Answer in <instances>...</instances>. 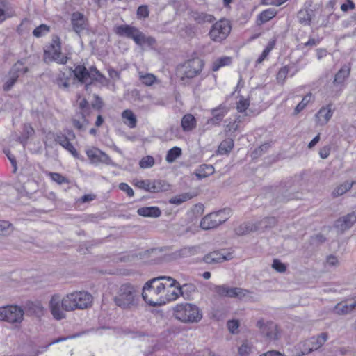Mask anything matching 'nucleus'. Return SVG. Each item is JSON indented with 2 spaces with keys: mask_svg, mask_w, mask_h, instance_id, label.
I'll list each match as a JSON object with an SVG mask.
<instances>
[{
  "mask_svg": "<svg viewBox=\"0 0 356 356\" xmlns=\"http://www.w3.org/2000/svg\"><path fill=\"white\" fill-rule=\"evenodd\" d=\"M113 301L116 306L122 309H134L138 307L140 301L139 291L130 283L123 284L113 297Z\"/></svg>",
  "mask_w": 356,
  "mask_h": 356,
  "instance_id": "f257e3e1",
  "label": "nucleus"
},
{
  "mask_svg": "<svg viewBox=\"0 0 356 356\" xmlns=\"http://www.w3.org/2000/svg\"><path fill=\"white\" fill-rule=\"evenodd\" d=\"M173 315L185 323H198L202 318L200 309L197 305L188 302L177 305L173 309Z\"/></svg>",
  "mask_w": 356,
  "mask_h": 356,
  "instance_id": "f03ea898",
  "label": "nucleus"
},
{
  "mask_svg": "<svg viewBox=\"0 0 356 356\" xmlns=\"http://www.w3.org/2000/svg\"><path fill=\"white\" fill-rule=\"evenodd\" d=\"M74 298L72 293L67 294L63 298L60 296L54 294L49 301V309L53 317L58 321L65 318V314L61 309L65 311H73L76 309Z\"/></svg>",
  "mask_w": 356,
  "mask_h": 356,
  "instance_id": "7ed1b4c3",
  "label": "nucleus"
},
{
  "mask_svg": "<svg viewBox=\"0 0 356 356\" xmlns=\"http://www.w3.org/2000/svg\"><path fill=\"white\" fill-rule=\"evenodd\" d=\"M161 280H166L170 282L169 287L172 288L175 286L177 281L170 276H159L148 280L143 286V291L141 293L143 300L149 305L150 302H155L156 298L159 297V293L156 292L154 284Z\"/></svg>",
  "mask_w": 356,
  "mask_h": 356,
  "instance_id": "20e7f679",
  "label": "nucleus"
},
{
  "mask_svg": "<svg viewBox=\"0 0 356 356\" xmlns=\"http://www.w3.org/2000/svg\"><path fill=\"white\" fill-rule=\"evenodd\" d=\"M67 60V56L61 52L60 38L57 35L54 36L51 43L44 51V62L49 63L54 61L58 64L65 65Z\"/></svg>",
  "mask_w": 356,
  "mask_h": 356,
  "instance_id": "39448f33",
  "label": "nucleus"
},
{
  "mask_svg": "<svg viewBox=\"0 0 356 356\" xmlns=\"http://www.w3.org/2000/svg\"><path fill=\"white\" fill-rule=\"evenodd\" d=\"M204 62L199 58H194L185 61L177 67V73L181 80L191 79L202 72Z\"/></svg>",
  "mask_w": 356,
  "mask_h": 356,
  "instance_id": "423d86ee",
  "label": "nucleus"
},
{
  "mask_svg": "<svg viewBox=\"0 0 356 356\" xmlns=\"http://www.w3.org/2000/svg\"><path fill=\"white\" fill-rule=\"evenodd\" d=\"M301 193H299L297 188L294 186L293 181H288L281 184L275 191V198L273 201L276 203H284L292 200L300 199Z\"/></svg>",
  "mask_w": 356,
  "mask_h": 356,
  "instance_id": "0eeeda50",
  "label": "nucleus"
},
{
  "mask_svg": "<svg viewBox=\"0 0 356 356\" xmlns=\"http://www.w3.org/2000/svg\"><path fill=\"white\" fill-rule=\"evenodd\" d=\"M230 213L229 208L210 213L202 218L200 226L204 230L215 229L228 220Z\"/></svg>",
  "mask_w": 356,
  "mask_h": 356,
  "instance_id": "6e6552de",
  "label": "nucleus"
},
{
  "mask_svg": "<svg viewBox=\"0 0 356 356\" xmlns=\"http://www.w3.org/2000/svg\"><path fill=\"white\" fill-rule=\"evenodd\" d=\"M231 29L230 22L226 19H221L212 25L209 35L213 42H221L227 38Z\"/></svg>",
  "mask_w": 356,
  "mask_h": 356,
  "instance_id": "1a4fd4ad",
  "label": "nucleus"
},
{
  "mask_svg": "<svg viewBox=\"0 0 356 356\" xmlns=\"http://www.w3.org/2000/svg\"><path fill=\"white\" fill-rule=\"evenodd\" d=\"M24 310L17 305L0 307V321L10 323H20L24 319Z\"/></svg>",
  "mask_w": 356,
  "mask_h": 356,
  "instance_id": "9d476101",
  "label": "nucleus"
},
{
  "mask_svg": "<svg viewBox=\"0 0 356 356\" xmlns=\"http://www.w3.org/2000/svg\"><path fill=\"white\" fill-rule=\"evenodd\" d=\"M257 327L260 330L261 334L269 341H276L280 337L277 325L273 321L265 322L264 319H259L257 322Z\"/></svg>",
  "mask_w": 356,
  "mask_h": 356,
  "instance_id": "9b49d317",
  "label": "nucleus"
},
{
  "mask_svg": "<svg viewBox=\"0 0 356 356\" xmlns=\"http://www.w3.org/2000/svg\"><path fill=\"white\" fill-rule=\"evenodd\" d=\"M248 115V113H244L243 115H232L230 118L224 120L225 133L227 136L236 137L235 132L241 129V124L244 121L245 117Z\"/></svg>",
  "mask_w": 356,
  "mask_h": 356,
  "instance_id": "f8f14e48",
  "label": "nucleus"
},
{
  "mask_svg": "<svg viewBox=\"0 0 356 356\" xmlns=\"http://www.w3.org/2000/svg\"><path fill=\"white\" fill-rule=\"evenodd\" d=\"M113 32L119 37L131 39L134 42H139L140 31L136 26L129 24H121L113 28Z\"/></svg>",
  "mask_w": 356,
  "mask_h": 356,
  "instance_id": "ddd939ff",
  "label": "nucleus"
},
{
  "mask_svg": "<svg viewBox=\"0 0 356 356\" xmlns=\"http://www.w3.org/2000/svg\"><path fill=\"white\" fill-rule=\"evenodd\" d=\"M71 26L73 31L79 36L83 31L88 29L89 22L83 13L79 11L73 12L70 17Z\"/></svg>",
  "mask_w": 356,
  "mask_h": 356,
  "instance_id": "4468645a",
  "label": "nucleus"
},
{
  "mask_svg": "<svg viewBox=\"0 0 356 356\" xmlns=\"http://www.w3.org/2000/svg\"><path fill=\"white\" fill-rule=\"evenodd\" d=\"M54 140L65 149L68 151L75 159L80 161L84 160V157L77 152L73 145L70 143V138L67 137L65 134H63L61 132L57 133L55 135Z\"/></svg>",
  "mask_w": 356,
  "mask_h": 356,
  "instance_id": "2eb2a0df",
  "label": "nucleus"
},
{
  "mask_svg": "<svg viewBox=\"0 0 356 356\" xmlns=\"http://www.w3.org/2000/svg\"><path fill=\"white\" fill-rule=\"evenodd\" d=\"M71 71V74H73L74 77L77 79V81L83 84H86V87L88 88V86L90 85L88 83V80L90 81L91 79V74H92V67L88 70L84 65H78L75 67L74 70L72 67L70 68Z\"/></svg>",
  "mask_w": 356,
  "mask_h": 356,
  "instance_id": "dca6fc26",
  "label": "nucleus"
},
{
  "mask_svg": "<svg viewBox=\"0 0 356 356\" xmlns=\"http://www.w3.org/2000/svg\"><path fill=\"white\" fill-rule=\"evenodd\" d=\"M73 296L75 305V308L79 309H86L91 305L92 297L90 293L86 291H76L72 293V297Z\"/></svg>",
  "mask_w": 356,
  "mask_h": 356,
  "instance_id": "f3484780",
  "label": "nucleus"
},
{
  "mask_svg": "<svg viewBox=\"0 0 356 356\" xmlns=\"http://www.w3.org/2000/svg\"><path fill=\"white\" fill-rule=\"evenodd\" d=\"M356 222V211L337 219L334 227L341 232L350 229Z\"/></svg>",
  "mask_w": 356,
  "mask_h": 356,
  "instance_id": "a211bd4d",
  "label": "nucleus"
},
{
  "mask_svg": "<svg viewBox=\"0 0 356 356\" xmlns=\"http://www.w3.org/2000/svg\"><path fill=\"white\" fill-rule=\"evenodd\" d=\"M175 287L179 292V295L188 300H192L193 299V294L197 291V286L193 283H185L181 285L177 282Z\"/></svg>",
  "mask_w": 356,
  "mask_h": 356,
  "instance_id": "6ab92c4d",
  "label": "nucleus"
},
{
  "mask_svg": "<svg viewBox=\"0 0 356 356\" xmlns=\"http://www.w3.org/2000/svg\"><path fill=\"white\" fill-rule=\"evenodd\" d=\"M232 259V255L231 253L225 254L220 251H213L206 254L203 258V261L207 264H217Z\"/></svg>",
  "mask_w": 356,
  "mask_h": 356,
  "instance_id": "aec40b11",
  "label": "nucleus"
},
{
  "mask_svg": "<svg viewBox=\"0 0 356 356\" xmlns=\"http://www.w3.org/2000/svg\"><path fill=\"white\" fill-rule=\"evenodd\" d=\"M179 296V291L168 290L165 296H159V297L156 298L155 302L149 301V306L157 307L164 305L169 302L177 300Z\"/></svg>",
  "mask_w": 356,
  "mask_h": 356,
  "instance_id": "412c9836",
  "label": "nucleus"
},
{
  "mask_svg": "<svg viewBox=\"0 0 356 356\" xmlns=\"http://www.w3.org/2000/svg\"><path fill=\"white\" fill-rule=\"evenodd\" d=\"M188 15L191 19H193L196 23L199 24L212 23L216 20V18L213 15L195 10H190Z\"/></svg>",
  "mask_w": 356,
  "mask_h": 356,
  "instance_id": "4be33fe9",
  "label": "nucleus"
},
{
  "mask_svg": "<svg viewBox=\"0 0 356 356\" xmlns=\"http://www.w3.org/2000/svg\"><path fill=\"white\" fill-rule=\"evenodd\" d=\"M328 334L327 332H321L318 335L316 339L313 338L312 346L308 348L307 351H300L297 353V356H302L304 355L312 353L314 350H317L321 348L325 342L327 340Z\"/></svg>",
  "mask_w": 356,
  "mask_h": 356,
  "instance_id": "5701e85b",
  "label": "nucleus"
},
{
  "mask_svg": "<svg viewBox=\"0 0 356 356\" xmlns=\"http://www.w3.org/2000/svg\"><path fill=\"white\" fill-rule=\"evenodd\" d=\"M234 232L237 236H244L251 232H258V227H257L255 222L248 221L235 228Z\"/></svg>",
  "mask_w": 356,
  "mask_h": 356,
  "instance_id": "b1692460",
  "label": "nucleus"
},
{
  "mask_svg": "<svg viewBox=\"0 0 356 356\" xmlns=\"http://www.w3.org/2000/svg\"><path fill=\"white\" fill-rule=\"evenodd\" d=\"M197 126V120L194 115L190 113L185 114L181 120V127L184 132L193 130Z\"/></svg>",
  "mask_w": 356,
  "mask_h": 356,
  "instance_id": "393cba45",
  "label": "nucleus"
},
{
  "mask_svg": "<svg viewBox=\"0 0 356 356\" xmlns=\"http://www.w3.org/2000/svg\"><path fill=\"white\" fill-rule=\"evenodd\" d=\"M137 213L143 217L158 218L161 215V211L156 206L143 207L138 209Z\"/></svg>",
  "mask_w": 356,
  "mask_h": 356,
  "instance_id": "a878e982",
  "label": "nucleus"
},
{
  "mask_svg": "<svg viewBox=\"0 0 356 356\" xmlns=\"http://www.w3.org/2000/svg\"><path fill=\"white\" fill-rule=\"evenodd\" d=\"M215 169L212 165L202 164L195 170L194 175L198 180H202L213 175Z\"/></svg>",
  "mask_w": 356,
  "mask_h": 356,
  "instance_id": "bb28decb",
  "label": "nucleus"
},
{
  "mask_svg": "<svg viewBox=\"0 0 356 356\" xmlns=\"http://www.w3.org/2000/svg\"><path fill=\"white\" fill-rule=\"evenodd\" d=\"M350 67L344 65L334 76L333 83L334 86H342L346 79L350 76Z\"/></svg>",
  "mask_w": 356,
  "mask_h": 356,
  "instance_id": "cd10ccee",
  "label": "nucleus"
},
{
  "mask_svg": "<svg viewBox=\"0 0 356 356\" xmlns=\"http://www.w3.org/2000/svg\"><path fill=\"white\" fill-rule=\"evenodd\" d=\"M236 287H230L227 284L215 285L213 291L219 296L234 298L236 296Z\"/></svg>",
  "mask_w": 356,
  "mask_h": 356,
  "instance_id": "c85d7f7f",
  "label": "nucleus"
},
{
  "mask_svg": "<svg viewBox=\"0 0 356 356\" xmlns=\"http://www.w3.org/2000/svg\"><path fill=\"white\" fill-rule=\"evenodd\" d=\"M234 145V138L232 136H228L220 143L217 149V153L221 155H227L232 150Z\"/></svg>",
  "mask_w": 356,
  "mask_h": 356,
  "instance_id": "c756f323",
  "label": "nucleus"
},
{
  "mask_svg": "<svg viewBox=\"0 0 356 356\" xmlns=\"http://www.w3.org/2000/svg\"><path fill=\"white\" fill-rule=\"evenodd\" d=\"M258 231H264L266 229H269L275 227L277 222V218L274 216H267L260 220L255 221Z\"/></svg>",
  "mask_w": 356,
  "mask_h": 356,
  "instance_id": "7c9ffc66",
  "label": "nucleus"
},
{
  "mask_svg": "<svg viewBox=\"0 0 356 356\" xmlns=\"http://www.w3.org/2000/svg\"><path fill=\"white\" fill-rule=\"evenodd\" d=\"M170 185L165 180L157 179L150 180V192L149 193H159L167 191L169 190Z\"/></svg>",
  "mask_w": 356,
  "mask_h": 356,
  "instance_id": "2f4dec72",
  "label": "nucleus"
},
{
  "mask_svg": "<svg viewBox=\"0 0 356 356\" xmlns=\"http://www.w3.org/2000/svg\"><path fill=\"white\" fill-rule=\"evenodd\" d=\"M199 249V246H186L175 252L174 254L176 257H188L196 254Z\"/></svg>",
  "mask_w": 356,
  "mask_h": 356,
  "instance_id": "473e14b6",
  "label": "nucleus"
},
{
  "mask_svg": "<svg viewBox=\"0 0 356 356\" xmlns=\"http://www.w3.org/2000/svg\"><path fill=\"white\" fill-rule=\"evenodd\" d=\"M277 14L274 8H268L263 10L257 17V22L259 25L264 24L273 19Z\"/></svg>",
  "mask_w": 356,
  "mask_h": 356,
  "instance_id": "72a5a7b5",
  "label": "nucleus"
},
{
  "mask_svg": "<svg viewBox=\"0 0 356 356\" xmlns=\"http://www.w3.org/2000/svg\"><path fill=\"white\" fill-rule=\"evenodd\" d=\"M91 79L89 84H92V82L96 81L102 85H107L108 83V79L102 74L95 66H92V74Z\"/></svg>",
  "mask_w": 356,
  "mask_h": 356,
  "instance_id": "f704fd0d",
  "label": "nucleus"
},
{
  "mask_svg": "<svg viewBox=\"0 0 356 356\" xmlns=\"http://www.w3.org/2000/svg\"><path fill=\"white\" fill-rule=\"evenodd\" d=\"M354 184H355V181H346L345 182H343V184L338 186L337 188H335L334 189V191H332L333 197H337L343 195L347 191H348L351 189V188L353 187Z\"/></svg>",
  "mask_w": 356,
  "mask_h": 356,
  "instance_id": "c9c22d12",
  "label": "nucleus"
},
{
  "mask_svg": "<svg viewBox=\"0 0 356 356\" xmlns=\"http://www.w3.org/2000/svg\"><path fill=\"white\" fill-rule=\"evenodd\" d=\"M182 154V149L177 146H175L170 149L166 154L165 161L168 163H174Z\"/></svg>",
  "mask_w": 356,
  "mask_h": 356,
  "instance_id": "e433bc0d",
  "label": "nucleus"
},
{
  "mask_svg": "<svg viewBox=\"0 0 356 356\" xmlns=\"http://www.w3.org/2000/svg\"><path fill=\"white\" fill-rule=\"evenodd\" d=\"M79 118H74L72 119V125L75 129L79 131H85L86 126L88 124L89 122L86 118L85 113H79Z\"/></svg>",
  "mask_w": 356,
  "mask_h": 356,
  "instance_id": "4c0bfd02",
  "label": "nucleus"
},
{
  "mask_svg": "<svg viewBox=\"0 0 356 356\" xmlns=\"http://www.w3.org/2000/svg\"><path fill=\"white\" fill-rule=\"evenodd\" d=\"M232 62V58L230 56L218 58L213 63L211 70L213 72H216L222 67L230 65Z\"/></svg>",
  "mask_w": 356,
  "mask_h": 356,
  "instance_id": "58836bf2",
  "label": "nucleus"
},
{
  "mask_svg": "<svg viewBox=\"0 0 356 356\" xmlns=\"http://www.w3.org/2000/svg\"><path fill=\"white\" fill-rule=\"evenodd\" d=\"M310 10L303 9L300 10L297 15L298 22L305 26L310 25L312 21V13Z\"/></svg>",
  "mask_w": 356,
  "mask_h": 356,
  "instance_id": "ea45409f",
  "label": "nucleus"
},
{
  "mask_svg": "<svg viewBox=\"0 0 356 356\" xmlns=\"http://www.w3.org/2000/svg\"><path fill=\"white\" fill-rule=\"evenodd\" d=\"M333 113H316L314 115V121L316 126H323L327 123L332 118Z\"/></svg>",
  "mask_w": 356,
  "mask_h": 356,
  "instance_id": "a19ab883",
  "label": "nucleus"
},
{
  "mask_svg": "<svg viewBox=\"0 0 356 356\" xmlns=\"http://www.w3.org/2000/svg\"><path fill=\"white\" fill-rule=\"evenodd\" d=\"M122 118L124 123L129 128L133 129L136 127L137 118L134 113H122Z\"/></svg>",
  "mask_w": 356,
  "mask_h": 356,
  "instance_id": "79ce46f5",
  "label": "nucleus"
},
{
  "mask_svg": "<svg viewBox=\"0 0 356 356\" xmlns=\"http://www.w3.org/2000/svg\"><path fill=\"white\" fill-rule=\"evenodd\" d=\"M70 76H70H67L65 72H60L56 79V83L60 88L68 89L70 87L69 81Z\"/></svg>",
  "mask_w": 356,
  "mask_h": 356,
  "instance_id": "37998d69",
  "label": "nucleus"
},
{
  "mask_svg": "<svg viewBox=\"0 0 356 356\" xmlns=\"http://www.w3.org/2000/svg\"><path fill=\"white\" fill-rule=\"evenodd\" d=\"M270 147V143H264L257 148L254 149L251 153V159L253 161L258 159L262 155H264L268 149Z\"/></svg>",
  "mask_w": 356,
  "mask_h": 356,
  "instance_id": "c03bdc74",
  "label": "nucleus"
},
{
  "mask_svg": "<svg viewBox=\"0 0 356 356\" xmlns=\"http://www.w3.org/2000/svg\"><path fill=\"white\" fill-rule=\"evenodd\" d=\"M193 195L189 193H185L173 197L169 200V203L172 204L179 205L183 202L191 199Z\"/></svg>",
  "mask_w": 356,
  "mask_h": 356,
  "instance_id": "a18cd8bd",
  "label": "nucleus"
},
{
  "mask_svg": "<svg viewBox=\"0 0 356 356\" xmlns=\"http://www.w3.org/2000/svg\"><path fill=\"white\" fill-rule=\"evenodd\" d=\"M100 152H102V150L95 148L92 149L86 150V153L89 158L90 162L94 164L99 163L100 161Z\"/></svg>",
  "mask_w": 356,
  "mask_h": 356,
  "instance_id": "49530a36",
  "label": "nucleus"
},
{
  "mask_svg": "<svg viewBox=\"0 0 356 356\" xmlns=\"http://www.w3.org/2000/svg\"><path fill=\"white\" fill-rule=\"evenodd\" d=\"M321 40L322 38H315L313 37L312 35H310L307 42L300 44L299 47L300 49L306 47L308 48L309 49H311L313 47L318 46L321 43Z\"/></svg>",
  "mask_w": 356,
  "mask_h": 356,
  "instance_id": "de8ad7c7",
  "label": "nucleus"
},
{
  "mask_svg": "<svg viewBox=\"0 0 356 356\" xmlns=\"http://www.w3.org/2000/svg\"><path fill=\"white\" fill-rule=\"evenodd\" d=\"M326 241V237L321 233L314 234L310 236L309 244L312 246L317 248Z\"/></svg>",
  "mask_w": 356,
  "mask_h": 356,
  "instance_id": "09e8293b",
  "label": "nucleus"
},
{
  "mask_svg": "<svg viewBox=\"0 0 356 356\" xmlns=\"http://www.w3.org/2000/svg\"><path fill=\"white\" fill-rule=\"evenodd\" d=\"M139 36V42L136 43L138 46L147 44L149 47H152L156 44V40L152 36H146L142 31H140Z\"/></svg>",
  "mask_w": 356,
  "mask_h": 356,
  "instance_id": "8fccbe9b",
  "label": "nucleus"
},
{
  "mask_svg": "<svg viewBox=\"0 0 356 356\" xmlns=\"http://www.w3.org/2000/svg\"><path fill=\"white\" fill-rule=\"evenodd\" d=\"M24 63L21 60L17 61L14 65L12 67L11 73L14 74H24L29 72V68L27 67H23Z\"/></svg>",
  "mask_w": 356,
  "mask_h": 356,
  "instance_id": "3c124183",
  "label": "nucleus"
},
{
  "mask_svg": "<svg viewBox=\"0 0 356 356\" xmlns=\"http://www.w3.org/2000/svg\"><path fill=\"white\" fill-rule=\"evenodd\" d=\"M49 176L51 179L59 185L63 184H70V180L65 177L63 176L60 173L58 172H49Z\"/></svg>",
  "mask_w": 356,
  "mask_h": 356,
  "instance_id": "603ef678",
  "label": "nucleus"
},
{
  "mask_svg": "<svg viewBox=\"0 0 356 356\" xmlns=\"http://www.w3.org/2000/svg\"><path fill=\"white\" fill-rule=\"evenodd\" d=\"M314 97L312 93L306 95L300 102L296 106L294 111H302L306 106L313 100Z\"/></svg>",
  "mask_w": 356,
  "mask_h": 356,
  "instance_id": "864d4df0",
  "label": "nucleus"
},
{
  "mask_svg": "<svg viewBox=\"0 0 356 356\" xmlns=\"http://www.w3.org/2000/svg\"><path fill=\"white\" fill-rule=\"evenodd\" d=\"M155 163L154 158L152 156H146L143 157L140 162L139 165L141 168H152Z\"/></svg>",
  "mask_w": 356,
  "mask_h": 356,
  "instance_id": "5fc2aeb1",
  "label": "nucleus"
},
{
  "mask_svg": "<svg viewBox=\"0 0 356 356\" xmlns=\"http://www.w3.org/2000/svg\"><path fill=\"white\" fill-rule=\"evenodd\" d=\"M252 346L248 341H243L238 347V353L240 356H248L252 352Z\"/></svg>",
  "mask_w": 356,
  "mask_h": 356,
  "instance_id": "6e6d98bb",
  "label": "nucleus"
},
{
  "mask_svg": "<svg viewBox=\"0 0 356 356\" xmlns=\"http://www.w3.org/2000/svg\"><path fill=\"white\" fill-rule=\"evenodd\" d=\"M49 32V27L46 24H41L36 27L33 31V35L36 38H40Z\"/></svg>",
  "mask_w": 356,
  "mask_h": 356,
  "instance_id": "4d7b16f0",
  "label": "nucleus"
},
{
  "mask_svg": "<svg viewBox=\"0 0 356 356\" xmlns=\"http://www.w3.org/2000/svg\"><path fill=\"white\" fill-rule=\"evenodd\" d=\"M140 80L143 84L150 86L154 83L156 81V78L154 74L147 73L144 75H140Z\"/></svg>",
  "mask_w": 356,
  "mask_h": 356,
  "instance_id": "13d9d810",
  "label": "nucleus"
},
{
  "mask_svg": "<svg viewBox=\"0 0 356 356\" xmlns=\"http://www.w3.org/2000/svg\"><path fill=\"white\" fill-rule=\"evenodd\" d=\"M289 72V67L288 66H284L280 68L279 72L277 74V81L278 83L283 84L287 77V75Z\"/></svg>",
  "mask_w": 356,
  "mask_h": 356,
  "instance_id": "bf43d9fd",
  "label": "nucleus"
},
{
  "mask_svg": "<svg viewBox=\"0 0 356 356\" xmlns=\"http://www.w3.org/2000/svg\"><path fill=\"white\" fill-rule=\"evenodd\" d=\"M9 75H10L9 79L6 81V82L3 85V90L5 91H9L11 89V88L13 86V85L15 83V82L17 81V80L19 77V74H14L13 73H11V71H10Z\"/></svg>",
  "mask_w": 356,
  "mask_h": 356,
  "instance_id": "052dcab7",
  "label": "nucleus"
},
{
  "mask_svg": "<svg viewBox=\"0 0 356 356\" xmlns=\"http://www.w3.org/2000/svg\"><path fill=\"white\" fill-rule=\"evenodd\" d=\"M272 268L278 273H284L286 270V265L278 259H274Z\"/></svg>",
  "mask_w": 356,
  "mask_h": 356,
  "instance_id": "680f3d73",
  "label": "nucleus"
},
{
  "mask_svg": "<svg viewBox=\"0 0 356 356\" xmlns=\"http://www.w3.org/2000/svg\"><path fill=\"white\" fill-rule=\"evenodd\" d=\"M250 106V100L245 99L243 97H240V99L237 102L236 108L238 111H246Z\"/></svg>",
  "mask_w": 356,
  "mask_h": 356,
  "instance_id": "e2e57ef3",
  "label": "nucleus"
},
{
  "mask_svg": "<svg viewBox=\"0 0 356 356\" xmlns=\"http://www.w3.org/2000/svg\"><path fill=\"white\" fill-rule=\"evenodd\" d=\"M223 113H218L213 118L207 120V124L208 125H218L223 120Z\"/></svg>",
  "mask_w": 356,
  "mask_h": 356,
  "instance_id": "0e129e2a",
  "label": "nucleus"
},
{
  "mask_svg": "<svg viewBox=\"0 0 356 356\" xmlns=\"http://www.w3.org/2000/svg\"><path fill=\"white\" fill-rule=\"evenodd\" d=\"M149 9L147 6H140L137 9V17L138 19H145L149 16Z\"/></svg>",
  "mask_w": 356,
  "mask_h": 356,
  "instance_id": "69168bd1",
  "label": "nucleus"
},
{
  "mask_svg": "<svg viewBox=\"0 0 356 356\" xmlns=\"http://www.w3.org/2000/svg\"><path fill=\"white\" fill-rule=\"evenodd\" d=\"M134 185L139 188L150 192V179L137 180Z\"/></svg>",
  "mask_w": 356,
  "mask_h": 356,
  "instance_id": "338daca9",
  "label": "nucleus"
},
{
  "mask_svg": "<svg viewBox=\"0 0 356 356\" xmlns=\"http://www.w3.org/2000/svg\"><path fill=\"white\" fill-rule=\"evenodd\" d=\"M99 156H100V161H99V163H104V164H106L108 165H111V166H113V167H116L117 166L116 163H114L112 161V159H111V157L107 154H106L105 152H100Z\"/></svg>",
  "mask_w": 356,
  "mask_h": 356,
  "instance_id": "774afa93",
  "label": "nucleus"
}]
</instances>
